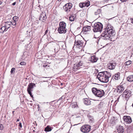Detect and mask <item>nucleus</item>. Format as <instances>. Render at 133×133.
Returning a JSON list of instances; mask_svg holds the SVG:
<instances>
[{
    "mask_svg": "<svg viewBox=\"0 0 133 133\" xmlns=\"http://www.w3.org/2000/svg\"><path fill=\"white\" fill-rule=\"evenodd\" d=\"M131 93V92L128 89H126L123 92L122 96L127 99L129 98L130 96Z\"/></svg>",
    "mask_w": 133,
    "mask_h": 133,
    "instance_id": "6e6552de",
    "label": "nucleus"
},
{
    "mask_svg": "<svg viewBox=\"0 0 133 133\" xmlns=\"http://www.w3.org/2000/svg\"><path fill=\"white\" fill-rule=\"evenodd\" d=\"M35 84L33 83H31L28 85L27 88V90L28 92L32 97H33V96L32 94L31 91H32V89L33 88V87L35 86Z\"/></svg>",
    "mask_w": 133,
    "mask_h": 133,
    "instance_id": "0eeeda50",
    "label": "nucleus"
},
{
    "mask_svg": "<svg viewBox=\"0 0 133 133\" xmlns=\"http://www.w3.org/2000/svg\"><path fill=\"white\" fill-rule=\"evenodd\" d=\"M127 80L130 82L133 81V75H130L128 76L127 78Z\"/></svg>",
    "mask_w": 133,
    "mask_h": 133,
    "instance_id": "5701e85b",
    "label": "nucleus"
},
{
    "mask_svg": "<svg viewBox=\"0 0 133 133\" xmlns=\"http://www.w3.org/2000/svg\"><path fill=\"white\" fill-rule=\"evenodd\" d=\"M19 127V130H21V128H22V123L21 122L19 123V125H18Z\"/></svg>",
    "mask_w": 133,
    "mask_h": 133,
    "instance_id": "2f4dec72",
    "label": "nucleus"
},
{
    "mask_svg": "<svg viewBox=\"0 0 133 133\" xmlns=\"http://www.w3.org/2000/svg\"><path fill=\"white\" fill-rule=\"evenodd\" d=\"M16 4V2H14L12 4V5H15Z\"/></svg>",
    "mask_w": 133,
    "mask_h": 133,
    "instance_id": "ea45409f",
    "label": "nucleus"
},
{
    "mask_svg": "<svg viewBox=\"0 0 133 133\" xmlns=\"http://www.w3.org/2000/svg\"><path fill=\"white\" fill-rule=\"evenodd\" d=\"M119 98V97L118 98V99Z\"/></svg>",
    "mask_w": 133,
    "mask_h": 133,
    "instance_id": "603ef678",
    "label": "nucleus"
},
{
    "mask_svg": "<svg viewBox=\"0 0 133 133\" xmlns=\"http://www.w3.org/2000/svg\"><path fill=\"white\" fill-rule=\"evenodd\" d=\"M75 15L73 14L71 15L70 17H69V20L71 21H73L75 20Z\"/></svg>",
    "mask_w": 133,
    "mask_h": 133,
    "instance_id": "393cba45",
    "label": "nucleus"
},
{
    "mask_svg": "<svg viewBox=\"0 0 133 133\" xmlns=\"http://www.w3.org/2000/svg\"><path fill=\"white\" fill-rule=\"evenodd\" d=\"M83 64H84L83 62L80 61L77 64L76 66L77 67H78L81 66L83 65Z\"/></svg>",
    "mask_w": 133,
    "mask_h": 133,
    "instance_id": "cd10ccee",
    "label": "nucleus"
},
{
    "mask_svg": "<svg viewBox=\"0 0 133 133\" xmlns=\"http://www.w3.org/2000/svg\"><path fill=\"white\" fill-rule=\"evenodd\" d=\"M88 116L89 118V123H92L95 122L94 119L92 116L90 115H88Z\"/></svg>",
    "mask_w": 133,
    "mask_h": 133,
    "instance_id": "4be33fe9",
    "label": "nucleus"
},
{
    "mask_svg": "<svg viewBox=\"0 0 133 133\" xmlns=\"http://www.w3.org/2000/svg\"><path fill=\"white\" fill-rule=\"evenodd\" d=\"M14 111H13V112H12V113H13V114H14Z\"/></svg>",
    "mask_w": 133,
    "mask_h": 133,
    "instance_id": "49530a36",
    "label": "nucleus"
},
{
    "mask_svg": "<svg viewBox=\"0 0 133 133\" xmlns=\"http://www.w3.org/2000/svg\"><path fill=\"white\" fill-rule=\"evenodd\" d=\"M7 30V29H6V28L4 26H2L0 29V32L1 33H3L5 31H6Z\"/></svg>",
    "mask_w": 133,
    "mask_h": 133,
    "instance_id": "b1692460",
    "label": "nucleus"
},
{
    "mask_svg": "<svg viewBox=\"0 0 133 133\" xmlns=\"http://www.w3.org/2000/svg\"><path fill=\"white\" fill-rule=\"evenodd\" d=\"M75 68H76L75 67H74V69H75Z\"/></svg>",
    "mask_w": 133,
    "mask_h": 133,
    "instance_id": "de8ad7c7",
    "label": "nucleus"
},
{
    "mask_svg": "<svg viewBox=\"0 0 133 133\" xmlns=\"http://www.w3.org/2000/svg\"><path fill=\"white\" fill-rule=\"evenodd\" d=\"M116 65L115 63H110L108 64V67L109 69L113 70L115 69Z\"/></svg>",
    "mask_w": 133,
    "mask_h": 133,
    "instance_id": "4468645a",
    "label": "nucleus"
},
{
    "mask_svg": "<svg viewBox=\"0 0 133 133\" xmlns=\"http://www.w3.org/2000/svg\"><path fill=\"white\" fill-rule=\"evenodd\" d=\"M103 103L102 102H101L98 105V107L99 108H101L103 107Z\"/></svg>",
    "mask_w": 133,
    "mask_h": 133,
    "instance_id": "c756f323",
    "label": "nucleus"
},
{
    "mask_svg": "<svg viewBox=\"0 0 133 133\" xmlns=\"http://www.w3.org/2000/svg\"><path fill=\"white\" fill-rule=\"evenodd\" d=\"M112 78L113 79H115L116 80H118L120 79V73L118 72L116 74H115V75L113 76Z\"/></svg>",
    "mask_w": 133,
    "mask_h": 133,
    "instance_id": "dca6fc26",
    "label": "nucleus"
},
{
    "mask_svg": "<svg viewBox=\"0 0 133 133\" xmlns=\"http://www.w3.org/2000/svg\"><path fill=\"white\" fill-rule=\"evenodd\" d=\"M115 34L114 28L110 25L108 24L106 28L104 29L101 36L103 39L107 40Z\"/></svg>",
    "mask_w": 133,
    "mask_h": 133,
    "instance_id": "f257e3e1",
    "label": "nucleus"
},
{
    "mask_svg": "<svg viewBox=\"0 0 133 133\" xmlns=\"http://www.w3.org/2000/svg\"><path fill=\"white\" fill-rule=\"evenodd\" d=\"M13 21H17L18 20V17L16 16H15L13 17Z\"/></svg>",
    "mask_w": 133,
    "mask_h": 133,
    "instance_id": "7c9ffc66",
    "label": "nucleus"
},
{
    "mask_svg": "<svg viewBox=\"0 0 133 133\" xmlns=\"http://www.w3.org/2000/svg\"><path fill=\"white\" fill-rule=\"evenodd\" d=\"M51 130L52 129H51V127L49 125H48L44 129V131L47 132L51 131Z\"/></svg>",
    "mask_w": 133,
    "mask_h": 133,
    "instance_id": "a878e982",
    "label": "nucleus"
},
{
    "mask_svg": "<svg viewBox=\"0 0 133 133\" xmlns=\"http://www.w3.org/2000/svg\"><path fill=\"white\" fill-rule=\"evenodd\" d=\"M84 14V13L83 12H82L80 14V15H83Z\"/></svg>",
    "mask_w": 133,
    "mask_h": 133,
    "instance_id": "79ce46f5",
    "label": "nucleus"
},
{
    "mask_svg": "<svg viewBox=\"0 0 133 133\" xmlns=\"http://www.w3.org/2000/svg\"><path fill=\"white\" fill-rule=\"evenodd\" d=\"M72 6V4L71 3H69L66 4L64 6L63 8L65 11L68 12L70 11Z\"/></svg>",
    "mask_w": 133,
    "mask_h": 133,
    "instance_id": "1a4fd4ad",
    "label": "nucleus"
},
{
    "mask_svg": "<svg viewBox=\"0 0 133 133\" xmlns=\"http://www.w3.org/2000/svg\"><path fill=\"white\" fill-rule=\"evenodd\" d=\"M124 88L122 85L117 87V92L121 93L124 90Z\"/></svg>",
    "mask_w": 133,
    "mask_h": 133,
    "instance_id": "a211bd4d",
    "label": "nucleus"
},
{
    "mask_svg": "<svg viewBox=\"0 0 133 133\" xmlns=\"http://www.w3.org/2000/svg\"><path fill=\"white\" fill-rule=\"evenodd\" d=\"M91 129V126L89 124H86L83 125L80 128L81 132L84 133H88Z\"/></svg>",
    "mask_w": 133,
    "mask_h": 133,
    "instance_id": "423d86ee",
    "label": "nucleus"
},
{
    "mask_svg": "<svg viewBox=\"0 0 133 133\" xmlns=\"http://www.w3.org/2000/svg\"><path fill=\"white\" fill-rule=\"evenodd\" d=\"M20 64L21 65H26V63L24 62H20Z\"/></svg>",
    "mask_w": 133,
    "mask_h": 133,
    "instance_id": "473e14b6",
    "label": "nucleus"
},
{
    "mask_svg": "<svg viewBox=\"0 0 133 133\" xmlns=\"http://www.w3.org/2000/svg\"><path fill=\"white\" fill-rule=\"evenodd\" d=\"M93 93L96 97H101L103 96L105 94L104 91L101 89H98L95 88H92Z\"/></svg>",
    "mask_w": 133,
    "mask_h": 133,
    "instance_id": "7ed1b4c3",
    "label": "nucleus"
},
{
    "mask_svg": "<svg viewBox=\"0 0 133 133\" xmlns=\"http://www.w3.org/2000/svg\"><path fill=\"white\" fill-rule=\"evenodd\" d=\"M83 45V43L82 41H81L79 40H75V44L73 47H82Z\"/></svg>",
    "mask_w": 133,
    "mask_h": 133,
    "instance_id": "9d476101",
    "label": "nucleus"
},
{
    "mask_svg": "<svg viewBox=\"0 0 133 133\" xmlns=\"http://www.w3.org/2000/svg\"><path fill=\"white\" fill-rule=\"evenodd\" d=\"M2 2H0V5L2 4Z\"/></svg>",
    "mask_w": 133,
    "mask_h": 133,
    "instance_id": "c03bdc74",
    "label": "nucleus"
},
{
    "mask_svg": "<svg viewBox=\"0 0 133 133\" xmlns=\"http://www.w3.org/2000/svg\"><path fill=\"white\" fill-rule=\"evenodd\" d=\"M117 131L119 133H123L124 131V129L123 126H119L117 129Z\"/></svg>",
    "mask_w": 133,
    "mask_h": 133,
    "instance_id": "aec40b11",
    "label": "nucleus"
},
{
    "mask_svg": "<svg viewBox=\"0 0 133 133\" xmlns=\"http://www.w3.org/2000/svg\"><path fill=\"white\" fill-rule=\"evenodd\" d=\"M11 24V22L10 21H7L5 23L4 26L7 30L10 28Z\"/></svg>",
    "mask_w": 133,
    "mask_h": 133,
    "instance_id": "412c9836",
    "label": "nucleus"
},
{
    "mask_svg": "<svg viewBox=\"0 0 133 133\" xmlns=\"http://www.w3.org/2000/svg\"><path fill=\"white\" fill-rule=\"evenodd\" d=\"M124 121L127 123H130L132 122L131 117L128 116H124L123 117Z\"/></svg>",
    "mask_w": 133,
    "mask_h": 133,
    "instance_id": "f8f14e48",
    "label": "nucleus"
},
{
    "mask_svg": "<svg viewBox=\"0 0 133 133\" xmlns=\"http://www.w3.org/2000/svg\"><path fill=\"white\" fill-rule=\"evenodd\" d=\"M4 128V127L3 125L0 124V130H2Z\"/></svg>",
    "mask_w": 133,
    "mask_h": 133,
    "instance_id": "f704fd0d",
    "label": "nucleus"
},
{
    "mask_svg": "<svg viewBox=\"0 0 133 133\" xmlns=\"http://www.w3.org/2000/svg\"><path fill=\"white\" fill-rule=\"evenodd\" d=\"M83 102L84 104L87 105L91 104V101L88 98H85L83 100Z\"/></svg>",
    "mask_w": 133,
    "mask_h": 133,
    "instance_id": "6ab92c4d",
    "label": "nucleus"
},
{
    "mask_svg": "<svg viewBox=\"0 0 133 133\" xmlns=\"http://www.w3.org/2000/svg\"><path fill=\"white\" fill-rule=\"evenodd\" d=\"M122 2H124L126 1L127 0H120Z\"/></svg>",
    "mask_w": 133,
    "mask_h": 133,
    "instance_id": "58836bf2",
    "label": "nucleus"
},
{
    "mask_svg": "<svg viewBox=\"0 0 133 133\" xmlns=\"http://www.w3.org/2000/svg\"><path fill=\"white\" fill-rule=\"evenodd\" d=\"M15 68H12L11 71H10L11 73V74H12V73L14 71H15Z\"/></svg>",
    "mask_w": 133,
    "mask_h": 133,
    "instance_id": "72a5a7b5",
    "label": "nucleus"
},
{
    "mask_svg": "<svg viewBox=\"0 0 133 133\" xmlns=\"http://www.w3.org/2000/svg\"><path fill=\"white\" fill-rule=\"evenodd\" d=\"M90 5V2L88 1H87L85 2H81L79 4V6L81 8L85 7H88Z\"/></svg>",
    "mask_w": 133,
    "mask_h": 133,
    "instance_id": "9b49d317",
    "label": "nucleus"
},
{
    "mask_svg": "<svg viewBox=\"0 0 133 133\" xmlns=\"http://www.w3.org/2000/svg\"><path fill=\"white\" fill-rule=\"evenodd\" d=\"M130 20L131 21V23L133 24V18H130Z\"/></svg>",
    "mask_w": 133,
    "mask_h": 133,
    "instance_id": "e433bc0d",
    "label": "nucleus"
},
{
    "mask_svg": "<svg viewBox=\"0 0 133 133\" xmlns=\"http://www.w3.org/2000/svg\"><path fill=\"white\" fill-rule=\"evenodd\" d=\"M103 28L102 24L100 22L95 23L93 26V30L94 32L101 31Z\"/></svg>",
    "mask_w": 133,
    "mask_h": 133,
    "instance_id": "39448f33",
    "label": "nucleus"
},
{
    "mask_svg": "<svg viewBox=\"0 0 133 133\" xmlns=\"http://www.w3.org/2000/svg\"><path fill=\"white\" fill-rule=\"evenodd\" d=\"M101 9H98L95 12V15H97L101 14Z\"/></svg>",
    "mask_w": 133,
    "mask_h": 133,
    "instance_id": "bb28decb",
    "label": "nucleus"
},
{
    "mask_svg": "<svg viewBox=\"0 0 133 133\" xmlns=\"http://www.w3.org/2000/svg\"><path fill=\"white\" fill-rule=\"evenodd\" d=\"M58 1H61V0H58Z\"/></svg>",
    "mask_w": 133,
    "mask_h": 133,
    "instance_id": "a18cd8bd",
    "label": "nucleus"
},
{
    "mask_svg": "<svg viewBox=\"0 0 133 133\" xmlns=\"http://www.w3.org/2000/svg\"><path fill=\"white\" fill-rule=\"evenodd\" d=\"M97 60L98 59L94 55L91 56L89 58V61L92 63L96 62Z\"/></svg>",
    "mask_w": 133,
    "mask_h": 133,
    "instance_id": "2eb2a0df",
    "label": "nucleus"
},
{
    "mask_svg": "<svg viewBox=\"0 0 133 133\" xmlns=\"http://www.w3.org/2000/svg\"><path fill=\"white\" fill-rule=\"evenodd\" d=\"M11 24L13 25H15L16 24V22L13 21L12 22H11Z\"/></svg>",
    "mask_w": 133,
    "mask_h": 133,
    "instance_id": "c9c22d12",
    "label": "nucleus"
},
{
    "mask_svg": "<svg viewBox=\"0 0 133 133\" xmlns=\"http://www.w3.org/2000/svg\"><path fill=\"white\" fill-rule=\"evenodd\" d=\"M46 14L45 13H42L40 15L39 17V20L43 22H44L46 20Z\"/></svg>",
    "mask_w": 133,
    "mask_h": 133,
    "instance_id": "ddd939ff",
    "label": "nucleus"
},
{
    "mask_svg": "<svg viewBox=\"0 0 133 133\" xmlns=\"http://www.w3.org/2000/svg\"><path fill=\"white\" fill-rule=\"evenodd\" d=\"M132 106L133 107V104H132Z\"/></svg>",
    "mask_w": 133,
    "mask_h": 133,
    "instance_id": "09e8293b",
    "label": "nucleus"
},
{
    "mask_svg": "<svg viewBox=\"0 0 133 133\" xmlns=\"http://www.w3.org/2000/svg\"><path fill=\"white\" fill-rule=\"evenodd\" d=\"M48 32V30H46L45 31V34H46Z\"/></svg>",
    "mask_w": 133,
    "mask_h": 133,
    "instance_id": "4c0bfd02",
    "label": "nucleus"
},
{
    "mask_svg": "<svg viewBox=\"0 0 133 133\" xmlns=\"http://www.w3.org/2000/svg\"><path fill=\"white\" fill-rule=\"evenodd\" d=\"M66 24L64 22H60L59 24V27L58 29V32L60 34L65 33L66 31Z\"/></svg>",
    "mask_w": 133,
    "mask_h": 133,
    "instance_id": "20e7f679",
    "label": "nucleus"
},
{
    "mask_svg": "<svg viewBox=\"0 0 133 133\" xmlns=\"http://www.w3.org/2000/svg\"><path fill=\"white\" fill-rule=\"evenodd\" d=\"M19 121V119H17V122Z\"/></svg>",
    "mask_w": 133,
    "mask_h": 133,
    "instance_id": "37998d69",
    "label": "nucleus"
},
{
    "mask_svg": "<svg viewBox=\"0 0 133 133\" xmlns=\"http://www.w3.org/2000/svg\"><path fill=\"white\" fill-rule=\"evenodd\" d=\"M132 61H131L129 60L125 63V65H129L131 64Z\"/></svg>",
    "mask_w": 133,
    "mask_h": 133,
    "instance_id": "c85d7f7f",
    "label": "nucleus"
},
{
    "mask_svg": "<svg viewBox=\"0 0 133 133\" xmlns=\"http://www.w3.org/2000/svg\"><path fill=\"white\" fill-rule=\"evenodd\" d=\"M47 66V65H46V66Z\"/></svg>",
    "mask_w": 133,
    "mask_h": 133,
    "instance_id": "3c124183",
    "label": "nucleus"
},
{
    "mask_svg": "<svg viewBox=\"0 0 133 133\" xmlns=\"http://www.w3.org/2000/svg\"><path fill=\"white\" fill-rule=\"evenodd\" d=\"M90 30L91 26H87L83 28L82 31H83L87 32L88 31H90Z\"/></svg>",
    "mask_w": 133,
    "mask_h": 133,
    "instance_id": "f3484780",
    "label": "nucleus"
},
{
    "mask_svg": "<svg viewBox=\"0 0 133 133\" xmlns=\"http://www.w3.org/2000/svg\"><path fill=\"white\" fill-rule=\"evenodd\" d=\"M62 97H63V96H62L59 99V100H62V99H63Z\"/></svg>",
    "mask_w": 133,
    "mask_h": 133,
    "instance_id": "a19ab883",
    "label": "nucleus"
},
{
    "mask_svg": "<svg viewBox=\"0 0 133 133\" xmlns=\"http://www.w3.org/2000/svg\"><path fill=\"white\" fill-rule=\"evenodd\" d=\"M110 73L107 71H104L99 72L97 76V78L101 82L103 83H107L109 81Z\"/></svg>",
    "mask_w": 133,
    "mask_h": 133,
    "instance_id": "f03ea898",
    "label": "nucleus"
},
{
    "mask_svg": "<svg viewBox=\"0 0 133 133\" xmlns=\"http://www.w3.org/2000/svg\"><path fill=\"white\" fill-rule=\"evenodd\" d=\"M33 131L34 132L35 131V130H33Z\"/></svg>",
    "mask_w": 133,
    "mask_h": 133,
    "instance_id": "8fccbe9b",
    "label": "nucleus"
}]
</instances>
